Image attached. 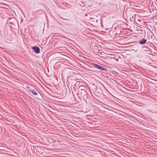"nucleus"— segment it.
I'll list each match as a JSON object with an SVG mask.
<instances>
[{
	"label": "nucleus",
	"mask_w": 157,
	"mask_h": 157,
	"mask_svg": "<svg viewBox=\"0 0 157 157\" xmlns=\"http://www.w3.org/2000/svg\"><path fill=\"white\" fill-rule=\"evenodd\" d=\"M80 83V82L79 81H77L75 84V86H78L79 85Z\"/></svg>",
	"instance_id": "0eeeda50"
},
{
	"label": "nucleus",
	"mask_w": 157,
	"mask_h": 157,
	"mask_svg": "<svg viewBox=\"0 0 157 157\" xmlns=\"http://www.w3.org/2000/svg\"><path fill=\"white\" fill-rule=\"evenodd\" d=\"M32 49L36 53H39L40 52V49L37 46H34L32 48Z\"/></svg>",
	"instance_id": "f03ea898"
},
{
	"label": "nucleus",
	"mask_w": 157,
	"mask_h": 157,
	"mask_svg": "<svg viewBox=\"0 0 157 157\" xmlns=\"http://www.w3.org/2000/svg\"><path fill=\"white\" fill-rule=\"evenodd\" d=\"M32 93L35 95H36L37 94L36 92L34 90H33L31 91Z\"/></svg>",
	"instance_id": "39448f33"
},
{
	"label": "nucleus",
	"mask_w": 157,
	"mask_h": 157,
	"mask_svg": "<svg viewBox=\"0 0 157 157\" xmlns=\"http://www.w3.org/2000/svg\"><path fill=\"white\" fill-rule=\"evenodd\" d=\"M82 91V93L84 95H85L86 93L85 89L81 90Z\"/></svg>",
	"instance_id": "423d86ee"
},
{
	"label": "nucleus",
	"mask_w": 157,
	"mask_h": 157,
	"mask_svg": "<svg viewBox=\"0 0 157 157\" xmlns=\"http://www.w3.org/2000/svg\"><path fill=\"white\" fill-rule=\"evenodd\" d=\"M78 88L81 90H82L84 89L85 87L83 85H80L79 86Z\"/></svg>",
	"instance_id": "20e7f679"
},
{
	"label": "nucleus",
	"mask_w": 157,
	"mask_h": 157,
	"mask_svg": "<svg viewBox=\"0 0 157 157\" xmlns=\"http://www.w3.org/2000/svg\"><path fill=\"white\" fill-rule=\"evenodd\" d=\"M94 67L96 68H97L100 70H102V71H105L106 70V68H104L103 67L99 66L98 64H94Z\"/></svg>",
	"instance_id": "f257e3e1"
},
{
	"label": "nucleus",
	"mask_w": 157,
	"mask_h": 157,
	"mask_svg": "<svg viewBox=\"0 0 157 157\" xmlns=\"http://www.w3.org/2000/svg\"><path fill=\"white\" fill-rule=\"evenodd\" d=\"M146 40L143 39L139 43L142 45L146 43Z\"/></svg>",
	"instance_id": "7ed1b4c3"
}]
</instances>
